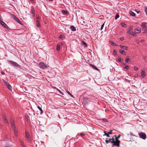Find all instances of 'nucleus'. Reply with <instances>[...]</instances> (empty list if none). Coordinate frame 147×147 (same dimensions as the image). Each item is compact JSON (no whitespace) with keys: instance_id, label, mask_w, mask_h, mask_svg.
<instances>
[{"instance_id":"nucleus-1","label":"nucleus","mask_w":147,"mask_h":147,"mask_svg":"<svg viewBox=\"0 0 147 147\" xmlns=\"http://www.w3.org/2000/svg\"><path fill=\"white\" fill-rule=\"evenodd\" d=\"M146 24L147 23L146 22H143L141 25L144 33H146L147 32V26H146Z\"/></svg>"},{"instance_id":"nucleus-2","label":"nucleus","mask_w":147,"mask_h":147,"mask_svg":"<svg viewBox=\"0 0 147 147\" xmlns=\"http://www.w3.org/2000/svg\"><path fill=\"white\" fill-rule=\"evenodd\" d=\"M7 62L10 65H13L17 67H20V65L16 62L10 60H8Z\"/></svg>"},{"instance_id":"nucleus-3","label":"nucleus","mask_w":147,"mask_h":147,"mask_svg":"<svg viewBox=\"0 0 147 147\" xmlns=\"http://www.w3.org/2000/svg\"><path fill=\"white\" fill-rule=\"evenodd\" d=\"M39 65L40 68L42 69H45L47 67V64L43 62H41L40 63Z\"/></svg>"},{"instance_id":"nucleus-4","label":"nucleus","mask_w":147,"mask_h":147,"mask_svg":"<svg viewBox=\"0 0 147 147\" xmlns=\"http://www.w3.org/2000/svg\"><path fill=\"white\" fill-rule=\"evenodd\" d=\"M3 82L4 84L6 86L7 88L10 90L11 91L12 87L11 85L7 82L5 81V80H3Z\"/></svg>"},{"instance_id":"nucleus-5","label":"nucleus","mask_w":147,"mask_h":147,"mask_svg":"<svg viewBox=\"0 0 147 147\" xmlns=\"http://www.w3.org/2000/svg\"><path fill=\"white\" fill-rule=\"evenodd\" d=\"M111 143H113L112 146V147L114 146H117L118 147H119L120 141H114V140H113L111 141Z\"/></svg>"},{"instance_id":"nucleus-6","label":"nucleus","mask_w":147,"mask_h":147,"mask_svg":"<svg viewBox=\"0 0 147 147\" xmlns=\"http://www.w3.org/2000/svg\"><path fill=\"white\" fill-rule=\"evenodd\" d=\"M138 135L140 138H142L143 139L145 140L146 138V134L143 132L140 133L138 134Z\"/></svg>"},{"instance_id":"nucleus-7","label":"nucleus","mask_w":147,"mask_h":147,"mask_svg":"<svg viewBox=\"0 0 147 147\" xmlns=\"http://www.w3.org/2000/svg\"><path fill=\"white\" fill-rule=\"evenodd\" d=\"M25 134L26 135V137L27 138V140L28 141H30V140L31 136L29 133L27 131H25Z\"/></svg>"},{"instance_id":"nucleus-8","label":"nucleus","mask_w":147,"mask_h":147,"mask_svg":"<svg viewBox=\"0 0 147 147\" xmlns=\"http://www.w3.org/2000/svg\"><path fill=\"white\" fill-rule=\"evenodd\" d=\"M0 24L5 28L8 29L9 27L3 21L0 20Z\"/></svg>"},{"instance_id":"nucleus-9","label":"nucleus","mask_w":147,"mask_h":147,"mask_svg":"<svg viewBox=\"0 0 147 147\" xmlns=\"http://www.w3.org/2000/svg\"><path fill=\"white\" fill-rule=\"evenodd\" d=\"M2 117L3 119V121H4V122L5 123H6L7 124H9L8 121V120H7V119L6 117L5 116V115H4V114H2Z\"/></svg>"},{"instance_id":"nucleus-10","label":"nucleus","mask_w":147,"mask_h":147,"mask_svg":"<svg viewBox=\"0 0 147 147\" xmlns=\"http://www.w3.org/2000/svg\"><path fill=\"white\" fill-rule=\"evenodd\" d=\"M13 18V20H14L17 23H18L19 24H21V22L19 19L18 18L16 17V16H14L13 15H12Z\"/></svg>"},{"instance_id":"nucleus-11","label":"nucleus","mask_w":147,"mask_h":147,"mask_svg":"<svg viewBox=\"0 0 147 147\" xmlns=\"http://www.w3.org/2000/svg\"><path fill=\"white\" fill-rule=\"evenodd\" d=\"M10 123L12 129L16 127L15 125L14 121L13 120L11 119L10 121Z\"/></svg>"},{"instance_id":"nucleus-12","label":"nucleus","mask_w":147,"mask_h":147,"mask_svg":"<svg viewBox=\"0 0 147 147\" xmlns=\"http://www.w3.org/2000/svg\"><path fill=\"white\" fill-rule=\"evenodd\" d=\"M14 133L15 136L17 137L18 135V131L16 127L12 129Z\"/></svg>"},{"instance_id":"nucleus-13","label":"nucleus","mask_w":147,"mask_h":147,"mask_svg":"<svg viewBox=\"0 0 147 147\" xmlns=\"http://www.w3.org/2000/svg\"><path fill=\"white\" fill-rule=\"evenodd\" d=\"M146 75V72L144 70H142L141 72V76L142 78H144L145 76Z\"/></svg>"},{"instance_id":"nucleus-14","label":"nucleus","mask_w":147,"mask_h":147,"mask_svg":"<svg viewBox=\"0 0 147 147\" xmlns=\"http://www.w3.org/2000/svg\"><path fill=\"white\" fill-rule=\"evenodd\" d=\"M20 142L22 147H26L24 145L23 141L21 139H19Z\"/></svg>"},{"instance_id":"nucleus-15","label":"nucleus","mask_w":147,"mask_h":147,"mask_svg":"<svg viewBox=\"0 0 147 147\" xmlns=\"http://www.w3.org/2000/svg\"><path fill=\"white\" fill-rule=\"evenodd\" d=\"M114 140V138L113 137L112 138H110L109 139V140H105V142L106 143V144H108L109 142H111V141L113 140Z\"/></svg>"},{"instance_id":"nucleus-16","label":"nucleus","mask_w":147,"mask_h":147,"mask_svg":"<svg viewBox=\"0 0 147 147\" xmlns=\"http://www.w3.org/2000/svg\"><path fill=\"white\" fill-rule=\"evenodd\" d=\"M127 34H130L132 35L133 36H135L136 35V34L134 32H131L128 31L127 32Z\"/></svg>"},{"instance_id":"nucleus-17","label":"nucleus","mask_w":147,"mask_h":147,"mask_svg":"<svg viewBox=\"0 0 147 147\" xmlns=\"http://www.w3.org/2000/svg\"><path fill=\"white\" fill-rule=\"evenodd\" d=\"M119 47L122 49H123L126 50H128V47L125 46H123L122 45H120Z\"/></svg>"},{"instance_id":"nucleus-18","label":"nucleus","mask_w":147,"mask_h":147,"mask_svg":"<svg viewBox=\"0 0 147 147\" xmlns=\"http://www.w3.org/2000/svg\"><path fill=\"white\" fill-rule=\"evenodd\" d=\"M70 28L71 30L73 31H76V29L75 27L73 26H70Z\"/></svg>"},{"instance_id":"nucleus-19","label":"nucleus","mask_w":147,"mask_h":147,"mask_svg":"<svg viewBox=\"0 0 147 147\" xmlns=\"http://www.w3.org/2000/svg\"><path fill=\"white\" fill-rule=\"evenodd\" d=\"M110 44L111 45H112L113 46H118L117 45L116 43L114 42L113 41H110Z\"/></svg>"},{"instance_id":"nucleus-20","label":"nucleus","mask_w":147,"mask_h":147,"mask_svg":"<svg viewBox=\"0 0 147 147\" xmlns=\"http://www.w3.org/2000/svg\"><path fill=\"white\" fill-rule=\"evenodd\" d=\"M119 52L120 53L123 55H125L126 54L125 52L123 50H120Z\"/></svg>"},{"instance_id":"nucleus-21","label":"nucleus","mask_w":147,"mask_h":147,"mask_svg":"<svg viewBox=\"0 0 147 147\" xmlns=\"http://www.w3.org/2000/svg\"><path fill=\"white\" fill-rule=\"evenodd\" d=\"M90 66H91L92 67V68H94V69H95V70H99L96 67V66L94 65H92V64H90Z\"/></svg>"},{"instance_id":"nucleus-22","label":"nucleus","mask_w":147,"mask_h":147,"mask_svg":"<svg viewBox=\"0 0 147 147\" xmlns=\"http://www.w3.org/2000/svg\"><path fill=\"white\" fill-rule=\"evenodd\" d=\"M129 14L130 16H135V13L132 11H129Z\"/></svg>"},{"instance_id":"nucleus-23","label":"nucleus","mask_w":147,"mask_h":147,"mask_svg":"<svg viewBox=\"0 0 147 147\" xmlns=\"http://www.w3.org/2000/svg\"><path fill=\"white\" fill-rule=\"evenodd\" d=\"M117 60L120 63L121 62H122V61L123 60V59H122L121 58V57L119 56H118Z\"/></svg>"},{"instance_id":"nucleus-24","label":"nucleus","mask_w":147,"mask_h":147,"mask_svg":"<svg viewBox=\"0 0 147 147\" xmlns=\"http://www.w3.org/2000/svg\"><path fill=\"white\" fill-rule=\"evenodd\" d=\"M31 13L32 14L33 16H34L35 10L34 8H33L32 9Z\"/></svg>"},{"instance_id":"nucleus-25","label":"nucleus","mask_w":147,"mask_h":147,"mask_svg":"<svg viewBox=\"0 0 147 147\" xmlns=\"http://www.w3.org/2000/svg\"><path fill=\"white\" fill-rule=\"evenodd\" d=\"M135 32L137 33H140L141 32V30L140 28H136L135 30Z\"/></svg>"},{"instance_id":"nucleus-26","label":"nucleus","mask_w":147,"mask_h":147,"mask_svg":"<svg viewBox=\"0 0 147 147\" xmlns=\"http://www.w3.org/2000/svg\"><path fill=\"white\" fill-rule=\"evenodd\" d=\"M82 45L85 47H87L86 43L84 41H83L82 43Z\"/></svg>"},{"instance_id":"nucleus-27","label":"nucleus","mask_w":147,"mask_h":147,"mask_svg":"<svg viewBox=\"0 0 147 147\" xmlns=\"http://www.w3.org/2000/svg\"><path fill=\"white\" fill-rule=\"evenodd\" d=\"M104 133H105V134L103 135V136H106L108 137H110L109 135V134L108 133H107L105 131H104Z\"/></svg>"},{"instance_id":"nucleus-28","label":"nucleus","mask_w":147,"mask_h":147,"mask_svg":"<svg viewBox=\"0 0 147 147\" xmlns=\"http://www.w3.org/2000/svg\"><path fill=\"white\" fill-rule=\"evenodd\" d=\"M57 51H59L60 49V46L59 44H57Z\"/></svg>"},{"instance_id":"nucleus-29","label":"nucleus","mask_w":147,"mask_h":147,"mask_svg":"<svg viewBox=\"0 0 147 147\" xmlns=\"http://www.w3.org/2000/svg\"><path fill=\"white\" fill-rule=\"evenodd\" d=\"M62 13L65 15H67L68 13V12H67V11H65L64 10H62Z\"/></svg>"},{"instance_id":"nucleus-30","label":"nucleus","mask_w":147,"mask_h":147,"mask_svg":"<svg viewBox=\"0 0 147 147\" xmlns=\"http://www.w3.org/2000/svg\"><path fill=\"white\" fill-rule=\"evenodd\" d=\"M40 110V113H43V111L41 109V107H40V106H38L37 107Z\"/></svg>"},{"instance_id":"nucleus-31","label":"nucleus","mask_w":147,"mask_h":147,"mask_svg":"<svg viewBox=\"0 0 147 147\" xmlns=\"http://www.w3.org/2000/svg\"><path fill=\"white\" fill-rule=\"evenodd\" d=\"M144 11L145 12V13H146V15H147V7H144Z\"/></svg>"},{"instance_id":"nucleus-32","label":"nucleus","mask_w":147,"mask_h":147,"mask_svg":"<svg viewBox=\"0 0 147 147\" xmlns=\"http://www.w3.org/2000/svg\"><path fill=\"white\" fill-rule=\"evenodd\" d=\"M119 17V15L118 14H116L115 15V19L116 20Z\"/></svg>"},{"instance_id":"nucleus-33","label":"nucleus","mask_w":147,"mask_h":147,"mask_svg":"<svg viewBox=\"0 0 147 147\" xmlns=\"http://www.w3.org/2000/svg\"><path fill=\"white\" fill-rule=\"evenodd\" d=\"M121 25L123 27V28H125L126 26V24L125 23H121Z\"/></svg>"},{"instance_id":"nucleus-34","label":"nucleus","mask_w":147,"mask_h":147,"mask_svg":"<svg viewBox=\"0 0 147 147\" xmlns=\"http://www.w3.org/2000/svg\"><path fill=\"white\" fill-rule=\"evenodd\" d=\"M129 59L127 57L125 59V62L126 63H127L128 61H129Z\"/></svg>"},{"instance_id":"nucleus-35","label":"nucleus","mask_w":147,"mask_h":147,"mask_svg":"<svg viewBox=\"0 0 147 147\" xmlns=\"http://www.w3.org/2000/svg\"><path fill=\"white\" fill-rule=\"evenodd\" d=\"M57 90L59 92V93L62 95L63 94V93L60 90L58 89L57 88Z\"/></svg>"},{"instance_id":"nucleus-36","label":"nucleus","mask_w":147,"mask_h":147,"mask_svg":"<svg viewBox=\"0 0 147 147\" xmlns=\"http://www.w3.org/2000/svg\"><path fill=\"white\" fill-rule=\"evenodd\" d=\"M37 23V27L38 28H40L41 26L39 24V22L36 23Z\"/></svg>"},{"instance_id":"nucleus-37","label":"nucleus","mask_w":147,"mask_h":147,"mask_svg":"<svg viewBox=\"0 0 147 147\" xmlns=\"http://www.w3.org/2000/svg\"><path fill=\"white\" fill-rule=\"evenodd\" d=\"M11 145L9 144H6L5 145V147H11Z\"/></svg>"},{"instance_id":"nucleus-38","label":"nucleus","mask_w":147,"mask_h":147,"mask_svg":"<svg viewBox=\"0 0 147 147\" xmlns=\"http://www.w3.org/2000/svg\"><path fill=\"white\" fill-rule=\"evenodd\" d=\"M104 23L102 25L100 28V30H102L104 27Z\"/></svg>"},{"instance_id":"nucleus-39","label":"nucleus","mask_w":147,"mask_h":147,"mask_svg":"<svg viewBox=\"0 0 147 147\" xmlns=\"http://www.w3.org/2000/svg\"><path fill=\"white\" fill-rule=\"evenodd\" d=\"M129 68V66L127 65H126L125 67V69H128Z\"/></svg>"},{"instance_id":"nucleus-40","label":"nucleus","mask_w":147,"mask_h":147,"mask_svg":"<svg viewBox=\"0 0 147 147\" xmlns=\"http://www.w3.org/2000/svg\"><path fill=\"white\" fill-rule=\"evenodd\" d=\"M102 120L103 122H105L107 121V119H102Z\"/></svg>"},{"instance_id":"nucleus-41","label":"nucleus","mask_w":147,"mask_h":147,"mask_svg":"<svg viewBox=\"0 0 147 147\" xmlns=\"http://www.w3.org/2000/svg\"><path fill=\"white\" fill-rule=\"evenodd\" d=\"M112 131H113L112 130H110V131L108 132V133H109V135H111V134H112Z\"/></svg>"},{"instance_id":"nucleus-42","label":"nucleus","mask_w":147,"mask_h":147,"mask_svg":"<svg viewBox=\"0 0 147 147\" xmlns=\"http://www.w3.org/2000/svg\"><path fill=\"white\" fill-rule=\"evenodd\" d=\"M78 135H79L80 136H82V135H83V136H84L85 135V134H84L83 133H80L79 134H78Z\"/></svg>"},{"instance_id":"nucleus-43","label":"nucleus","mask_w":147,"mask_h":147,"mask_svg":"<svg viewBox=\"0 0 147 147\" xmlns=\"http://www.w3.org/2000/svg\"><path fill=\"white\" fill-rule=\"evenodd\" d=\"M132 28V27H129L128 29V31H130L131 30Z\"/></svg>"},{"instance_id":"nucleus-44","label":"nucleus","mask_w":147,"mask_h":147,"mask_svg":"<svg viewBox=\"0 0 147 147\" xmlns=\"http://www.w3.org/2000/svg\"><path fill=\"white\" fill-rule=\"evenodd\" d=\"M135 11L137 13H139L140 12V11L138 9H136Z\"/></svg>"},{"instance_id":"nucleus-45","label":"nucleus","mask_w":147,"mask_h":147,"mask_svg":"<svg viewBox=\"0 0 147 147\" xmlns=\"http://www.w3.org/2000/svg\"><path fill=\"white\" fill-rule=\"evenodd\" d=\"M113 53L114 55H117V51H116V50H114V51H113Z\"/></svg>"},{"instance_id":"nucleus-46","label":"nucleus","mask_w":147,"mask_h":147,"mask_svg":"<svg viewBox=\"0 0 147 147\" xmlns=\"http://www.w3.org/2000/svg\"><path fill=\"white\" fill-rule=\"evenodd\" d=\"M39 20H40L39 18H37V19L36 22L37 23L39 22Z\"/></svg>"},{"instance_id":"nucleus-47","label":"nucleus","mask_w":147,"mask_h":147,"mask_svg":"<svg viewBox=\"0 0 147 147\" xmlns=\"http://www.w3.org/2000/svg\"><path fill=\"white\" fill-rule=\"evenodd\" d=\"M115 141H120V140L118 139V138L117 137V138H115Z\"/></svg>"},{"instance_id":"nucleus-48","label":"nucleus","mask_w":147,"mask_h":147,"mask_svg":"<svg viewBox=\"0 0 147 147\" xmlns=\"http://www.w3.org/2000/svg\"><path fill=\"white\" fill-rule=\"evenodd\" d=\"M124 39V38L123 37H121L120 38V40L121 41L122 40H123Z\"/></svg>"},{"instance_id":"nucleus-49","label":"nucleus","mask_w":147,"mask_h":147,"mask_svg":"<svg viewBox=\"0 0 147 147\" xmlns=\"http://www.w3.org/2000/svg\"><path fill=\"white\" fill-rule=\"evenodd\" d=\"M134 69L135 70H137L138 69V67H134Z\"/></svg>"},{"instance_id":"nucleus-50","label":"nucleus","mask_w":147,"mask_h":147,"mask_svg":"<svg viewBox=\"0 0 147 147\" xmlns=\"http://www.w3.org/2000/svg\"><path fill=\"white\" fill-rule=\"evenodd\" d=\"M66 92L69 95L70 94V93L68 91H67Z\"/></svg>"},{"instance_id":"nucleus-51","label":"nucleus","mask_w":147,"mask_h":147,"mask_svg":"<svg viewBox=\"0 0 147 147\" xmlns=\"http://www.w3.org/2000/svg\"><path fill=\"white\" fill-rule=\"evenodd\" d=\"M69 95L72 97H74V96L71 93Z\"/></svg>"},{"instance_id":"nucleus-52","label":"nucleus","mask_w":147,"mask_h":147,"mask_svg":"<svg viewBox=\"0 0 147 147\" xmlns=\"http://www.w3.org/2000/svg\"><path fill=\"white\" fill-rule=\"evenodd\" d=\"M62 37V35H60L59 36V38H61Z\"/></svg>"},{"instance_id":"nucleus-53","label":"nucleus","mask_w":147,"mask_h":147,"mask_svg":"<svg viewBox=\"0 0 147 147\" xmlns=\"http://www.w3.org/2000/svg\"><path fill=\"white\" fill-rule=\"evenodd\" d=\"M121 135H119L117 137L118 138H119L120 136H121Z\"/></svg>"},{"instance_id":"nucleus-54","label":"nucleus","mask_w":147,"mask_h":147,"mask_svg":"<svg viewBox=\"0 0 147 147\" xmlns=\"http://www.w3.org/2000/svg\"><path fill=\"white\" fill-rule=\"evenodd\" d=\"M1 74H2V75H4L5 74V73L4 72H1Z\"/></svg>"},{"instance_id":"nucleus-55","label":"nucleus","mask_w":147,"mask_h":147,"mask_svg":"<svg viewBox=\"0 0 147 147\" xmlns=\"http://www.w3.org/2000/svg\"><path fill=\"white\" fill-rule=\"evenodd\" d=\"M114 136L115 137V138H117V136L116 135H115Z\"/></svg>"},{"instance_id":"nucleus-56","label":"nucleus","mask_w":147,"mask_h":147,"mask_svg":"<svg viewBox=\"0 0 147 147\" xmlns=\"http://www.w3.org/2000/svg\"><path fill=\"white\" fill-rule=\"evenodd\" d=\"M1 16H0V20H1Z\"/></svg>"},{"instance_id":"nucleus-57","label":"nucleus","mask_w":147,"mask_h":147,"mask_svg":"<svg viewBox=\"0 0 147 147\" xmlns=\"http://www.w3.org/2000/svg\"><path fill=\"white\" fill-rule=\"evenodd\" d=\"M49 1H52V0H49Z\"/></svg>"},{"instance_id":"nucleus-58","label":"nucleus","mask_w":147,"mask_h":147,"mask_svg":"<svg viewBox=\"0 0 147 147\" xmlns=\"http://www.w3.org/2000/svg\"><path fill=\"white\" fill-rule=\"evenodd\" d=\"M30 1H33V0H30Z\"/></svg>"},{"instance_id":"nucleus-59","label":"nucleus","mask_w":147,"mask_h":147,"mask_svg":"<svg viewBox=\"0 0 147 147\" xmlns=\"http://www.w3.org/2000/svg\"><path fill=\"white\" fill-rule=\"evenodd\" d=\"M124 65H125V63H124L123 64Z\"/></svg>"}]
</instances>
